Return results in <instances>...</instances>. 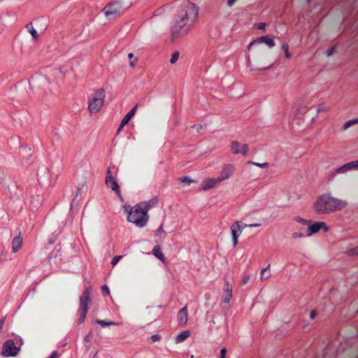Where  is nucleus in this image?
<instances>
[{
    "mask_svg": "<svg viewBox=\"0 0 358 358\" xmlns=\"http://www.w3.org/2000/svg\"><path fill=\"white\" fill-rule=\"evenodd\" d=\"M198 8L188 0L176 1L172 8L171 40L174 42L187 34L197 18Z\"/></svg>",
    "mask_w": 358,
    "mask_h": 358,
    "instance_id": "nucleus-1",
    "label": "nucleus"
},
{
    "mask_svg": "<svg viewBox=\"0 0 358 358\" xmlns=\"http://www.w3.org/2000/svg\"><path fill=\"white\" fill-rule=\"evenodd\" d=\"M157 203V201L156 199H152L148 201L141 202L133 208L125 206L124 210L128 214L127 220L135 224L138 227H143L149 218L148 212Z\"/></svg>",
    "mask_w": 358,
    "mask_h": 358,
    "instance_id": "nucleus-2",
    "label": "nucleus"
},
{
    "mask_svg": "<svg viewBox=\"0 0 358 358\" xmlns=\"http://www.w3.org/2000/svg\"><path fill=\"white\" fill-rule=\"evenodd\" d=\"M347 206L346 201L334 197L329 193H325L316 199L313 209L319 215H327L343 209Z\"/></svg>",
    "mask_w": 358,
    "mask_h": 358,
    "instance_id": "nucleus-3",
    "label": "nucleus"
},
{
    "mask_svg": "<svg viewBox=\"0 0 358 358\" xmlns=\"http://www.w3.org/2000/svg\"><path fill=\"white\" fill-rule=\"evenodd\" d=\"M91 294V288L86 287L80 296V305L78 310L79 314L78 322L80 324L84 322L86 315L90 309V305L92 303Z\"/></svg>",
    "mask_w": 358,
    "mask_h": 358,
    "instance_id": "nucleus-4",
    "label": "nucleus"
},
{
    "mask_svg": "<svg viewBox=\"0 0 358 358\" xmlns=\"http://www.w3.org/2000/svg\"><path fill=\"white\" fill-rule=\"evenodd\" d=\"M105 96V90L99 88L89 97L88 110L90 113H97L101 110Z\"/></svg>",
    "mask_w": 358,
    "mask_h": 358,
    "instance_id": "nucleus-5",
    "label": "nucleus"
},
{
    "mask_svg": "<svg viewBox=\"0 0 358 358\" xmlns=\"http://www.w3.org/2000/svg\"><path fill=\"white\" fill-rule=\"evenodd\" d=\"M103 12L106 17L113 19L117 16L121 15L124 13V10L120 3L111 2L104 7Z\"/></svg>",
    "mask_w": 358,
    "mask_h": 358,
    "instance_id": "nucleus-6",
    "label": "nucleus"
},
{
    "mask_svg": "<svg viewBox=\"0 0 358 358\" xmlns=\"http://www.w3.org/2000/svg\"><path fill=\"white\" fill-rule=\"evenodd\" d=\"M50 83V80L45 76L36 75L31 78L29 85L31 88L45 87Z\"/></svg>",
    "mask_w": 358,
    "mask_h": 358,
    "instance_id": "nucleus-7",
    "label": "nucleus"
},
{
    "mask_svg": "<svg viewBox=\"0 0 358 358\" xmlns=\"http://www.w3.org/2000/svg\"><path fill=\"white\" fill-rule=\"evenodd\" d=\"M18 349L12 340L6 341L3 345L2 355L4 357H13L17 354Z\"/></svg>",
    "mask_w": 358,
    "mask_h": 358,
    "instance_id": "nucleus-8",
    "label": "nucleus"
},
{
    "mask_svg": "<svg viewBox=\"0 0 358 358\" xmlns=\"http://www.w3.org/2000/svg\"><path fill=\"white\" fill-rule=\"evenodd\" d=\"M321 229L324 232H327L329 230V227L324 222H316L313 224H308L307 236H310L317 233Z\"/></svg>",
    "mask_w": 358,
    "mask_h": 358,
    "instance_id": "nucleus-9",
    "label": "nucleus"
},
{
    "mask_svg": "<svg viewBox=\"0 0 358 358\" xmlns=\"http://www.w3.org/2000/svg\"><path fill=\"white\" fill-rule=\"evenodd\" d=\"M231 151L234 155H242L245 156L248 151V145L242 144L237 141H233L231 143Z\"/></svg>",
    "mask_w": 358,
    "mask_h": 358,
    "instance_id": "nucleus-10",
    "label": "nucleus"
},
{
    "mask_svg": "<svg viewBox=\"0 0 358 358\" xmlns=\"http://www.w3.org/2000/svg\"><path fill=\"white\" fill-rule=\"evenodd\" d=\"M232 239H233V245L236 247L238 243V238L241 234V221H236L231 225L230 227Z\"/></svg>",
    "mask_w": 358,
    "mask_h": 358,
    "instance_id": "nucleus-11",
    "label": "nucleus"
},
{
    "mask_svg": "<svg viewBox=\"0 0 358 358\" xmlns=\"http://www.w3.org/2000/svg\"><path fill=\"white\" fill-rule=\"evenodd\" d=\"M261 43H265L270 48L274 47L275 45L273 38L268 35H266V36H262V37L257 38V40L252 41L248 45V49H250L252 45H254L255 44H261Z\"/></svg>",
    "mask_w": 358,
    "mask_h": 358,
    "instance_id": "nucleus-12",
    "label": "nucleus"
},
{
    "mask_svg": "<svg viewBox=\"0 0 358 358\" xmlns=\"http://www.w3.org/2000/svg\"><path fill=\"white\" fill-rule=\"evenodd\" d=\"M234 166L231 164H226L224 166L220 172V176L217 177L220 182L229 178L234 173Z\"/></svg>",
    "mask_w": 358,
    "mask_h": 358,
    "instance_id": "nucleus-13",
    "label": "nucleus"
},
{
    "mask_svg": "<svg viewBox=\"0 0 358 358\" xmlns=\"http://www.w3.org/2000/svg\"><path fill=\"white\" fill-rule=\"evenodd\" d=\"M357 169V161H352L335 169V174L345 173L352 169Z\"/></svg>",
    "mask_w": 358,
    "mask_h": 358,
    "instance_id": "nucleus-14",
    "label": "nucleus"
},
{
    "mask_svg": "<svg viewBox=\"0 0 358 358\" xmlns=\"http://www.w3.org/2000/svg\"><path fill=\"white\" fill-rule=\"evenodd\" d=\"M105 183L108 187L110 188L113 191H114L117 194V195L119 198L122 197L121 192L120 189V186H119L115 178H110L109 177L108 179L105 180Z\"/></svg>",
    "mask_w": 358,
    "mask_h": 358,
    "instance_id": "nucleus-15",
    "label": "nucleus"
},
{
    "mask_svg": "<svg viewBox=\"0 0 358 358\" xmlns=\"http://www.w3.org/2000/svg\"><path fill=\"white\" fill-rule=\"evenodd\" d=\"M177 319L179 324L185 326L187 323V307L185 306L180 309L177 315Z\"/></svg>",
    "mask_w": 358,
    "mask_h": 358,
    "instance_id": "nucleus-16",
    "label": "nucleus"
},
{
    "mask_svg": "<svg viewBox=\"0 0 358 358\" xmlns=\"http://www.w3.org/2000/svg\"><path fill=\"white\" fill-rule=\"evenodd\" d=\"M220 183L218 178H207L203 182L201 189L208 190L214 187L217 184Z\"/></svg>",
    "mask_w": 358,
    "mask_h": 358,
    "instance_id": "nucleus-17",
    "label": "nucleus"
},
{
    "mask_svg": "<svg viewBox=\"0 0 358 358\" xmlns=\"http://www.w3.org/2000/svg\"><path fill=\"white\" fill-rule=\"evenodd\" d=\"M22 245V237L20 234L19 236L15 237L12 241V251L13 252H17L21 248Z\"/></svg>",
    "mask_w": 358,
    "mask_h": 358,
    "instance_id": "nucleus-18",
    "label": "nucleus"
},
{
    "mask_svg": "<svg viewBox=\"0 0 358 358\" xmlns=\"http://www.w3.org/2000/svg\"><path fill=\"white\" fill-rule=\"evenodd\" d=\"M224 297L223 299L224 303H229L232 297V286L229 285L228 281L225 282Z\"/></svg>",
    "mask_w": 358,
    "mask_h": 358,
    "instance_id": "nucleus-19",
    "label": "nucleus"
},
{
    "mask_svg": "<svg viewBox=\"0 0 358 358\" xmlns=\"http://www.w3.org/2000/svg\"><path fill=\"white\" fill-rule=\"evenodd\" d=\"M190 335V332L188 330L183 331L178 334L176 337V343H180L185 341Z\"/></svg>",
    "mask_w": 358,
    "mask_h": 358,
    "instance_id": "nucleus-20",
    "label": "nucleus"
},
{
    "mask_svg": "<svg viewBox=\"0 0 358 358\" xmlns=\"http://www.w3.org/2000/svg\"><path fill=\"white\" fill-rule=\"evenodd\" d=\"M152 254L156 257L157 259L164 261V255L163 252H162L161 248L159 245H155L153 248L152 250Z\"/></svg>",
    "mask_w": 358,
    "mask_h": 358,
    "instance_id": "nucleus-21",
    "label": "nucleus"
},
{
    "mask_svg": "<svg viewBox=\"0 0 358 358\" xmlns=\"http://www.w3.org/2000/svg\"><path fill=\"white\" fill-rule=\"evenodd\" d=\"M117 169L114 165L110 166L107 170L106 179H108L109 177L110 178H115V176L117 175Z\"/></svg>",
    "mask_w": 358,
    "mask_h": 358,
    "instance_id": "nucleus-22",
    "label": "nucleus"
},
{
    "mask_svg": "<svg viewBox=\"0 0 358 358\" xmlns=\"http://www.w3.org/2000/svg\"><path fill=\"white\" fill-rule=\"evenodd\" d=\"M270 268V264H268L266 268H264L261 270L260 272V280L262 281L266 280L270 278L271 273L268 270Z\"/></svg>",
    "mask_w": 358,
    "mask_h": 358,
    "instance_id": "nucleus-23",
    "label": "nucleus"
},
{
    "mask_svg": "<svg viewBox=\"0 0 358 358\" xmlns=\"http://www.w3.org/2000/svg\"><path fill=\"white\" fill-rule=\"evenodd\" d=\"M358 124V118L350 120L343 124V125L342 126V129L343 131H345V130L348 129L349 128H350L351 127H352L355 124Z\"/></svg>",
    "mask_w": 358,
    "mask_h": 358,
    "instance_id": "nucleus-24",
    "label": "nucleus"
},
{
    "mask_svg": "<svg viewBox=\"0 0 358 358\" xmlns=\"http://www.w3.org/2000/svg\"><path fill=\"white\" fill-rule=\"evenodd\" d=\"M96 322L97 324H101L102 327L117 324V323H115L113 322L105 321V320H99V319L96 320Z\"/></svg>",
    "mask_w": 358,
    "mask_h": 358,
    "instance_id": "nucleus-25",
    "label": "nucleus"
},
{
    "mask_svg": "<svg viewBox=\"0 0 358 358\" xmlns=\"http://www.w3.org/2000/svg\"><path fill=\"white\" fill-rule=\"evenodd\" d=\"M282 49L285 52V56L286 58L289 59L291 57V54L289 52V45L287 43H284L282 45Z\"/></svg>",
    "mask_w": 358,
    "mask_h": 358,
    "instance_id": "nucleus-26",
    "label": "nucleus"
},
{
    "mask_svg": "<svg viewBox=\"0 0 358 358\" xmlns=\"http://www.w3.org/2000/svg\"><path fill=\"white\" fill-rule=\"evenodd\" d=\"M156 236L161 238H164L166 236V233L163 229V224H161L159 227L158 228L156 234Z\"/></svg>",
    "mask_w": 358,
    "mask_h": 358,
    "instance_id": "nucleus-27",
    "label": "nucleus"
},
{
    "mask_svg": "<svg viewBox=\"0 0 358 358\" xmlns=\"http://www.w3.org/2000/svg\"><path fill=\"white\" fill-rule=\"evenodd\" d=\"M248 163L253 164V165H255L256 166H258L259 168H262V169H265V168H267L268 166V164L267 162L258 163V162H255L250 161Z\"/></svg>",
    "mask_w": 358,
    "mask_h": 358,
    "instance_id": "nucleus-28",
    "label": "nucleus"
},
{
    "mask_svg": "<svg viewBox=\"0 0 358 358\" xmlns=\"http://www.w3.org/2000/svg\"><path fill=\"white\" fill-rule=\"evenodd\" d=\"M179 56H180L179 52H174L172 54V56H171V58L170 60L171 64H175L178 61Z\"/></svg>",
    "mask_w": 358,
    "mask_h": 358,
    "instance_id": "nucleus-29",
    "label": "nucleus"
},
{
    "mask_svg": "<svg viewBox=\"0 0 358 358\" xmlns=\"http://www.w3.org/2000/svg\"><path fill=\"white\" fill-rule=\"evenodd\" d=\"M180 180L181 182H185L187 185H190L192 182H194L195 181L192 180L189 176H183L180 178Z\"/></svg>",
    "mask_w": 358,
    "mask_h": 358,
    "instance_id": "nucleus-30",
    "label": "nucleus"
},
{
    "mask_svg": "<svg viewBox=\"0 0 358 358\" xmlns=\"http://www.w3.org/2000/svg\"><path fill=\"white\" fill-rule=\"evenodd\" d=\"M134 116H132L129 113H128L124 117L123 119L122 120V124L123 125H126L128 124V122L131 120V119Z\"/></svg>",
    "mask_w": 358,
    "mask_h": 358,
    "instance_id": "nucleus-31",
    "label": "nucleus"
},
{
    "mask_svg": "<svg viewBox=\"0 0 358 358\" xmlns=\"http://www.w3.org/2000/svg\"><path fill=\"white\" fill-rule=\"evenodd\" d=\"M296 221L302 224L303 225H308L310 224V220H308L299 217H296Z\"/></svg>",
    "mask_w": 358,
    "mask_h": 358,
    "instance_id": "nucleus-32",
    "label": "nucleus"
},
{
    "mask_svg": "<svg viewBox=\"0 0 358 358\" xmlns=\"http://www.w3.org/2000/svg\"><path fill=\"white\" fill-rule=\"evenodd\" d=\"M122 255L115 256L111 261V264L113 265V266H115L118 263V262L122 259Z\"/></svg>",
    "mask_w": 358,
    "mask_h": 358,
    "instance_id": "nucleus-33",
    "label": "nucleus"
},
{
    "mask_svg": "<svg viewBox=\"0 0 358 358\" xmlns=\"http://www.w3.org/2000/svg\"><path fill=\"white\" fill-rule=\"evenodd\" d=\"M29 33L34 40H36L38 38V35L37 31L34 27H31V30L30 31Z\"/></svg>",
    "mask_w": 358,
    "mask_h": 358,
    "instance_id": "nucleus-34",
    "label": "nucleus"
},
{
    "mask_svg": "<svg viewBox=\"0 0 358 358\" xmlns=\"http://www.w3.org/2000/svg\"><path fill=\"white\" fill-rule=\"evenodd\" d=\"M349 255H358V248H355L348 251Z\"/></svg>",
    "mask_w": 358,
    "mask_h": 358,
    "instance_id": "nucleus-35",
    "label": "nucleus"
},
{
    "mask_svg": "<svg viewBox=\"0 0 358 358\" xmlns=\"http://www.w3.org/2000/svg\"><path fill=\"white\" fill-rule=\"evenodd\" d=\"M292 236L293 238H298L303 237L304 234H302V233L294 232V233L292 234Z\"/></svg>",
    "mask_w": 358,
    "mask_h": 358,
    "instance_id": "nucleus-36",
    "label": "nucleus"
},
{
    "mask_svg": "<svg viewBox=\"0 0 358 358\" xmlns=\"http://www.w3.org/2000/svg\"><path fill=\"white\" fill-rule=\"evenodd\" d=\"M327 108L324 105H320L317 108V113H320V112H324V111H327Z\"/></svg>",
    "mask_w": 358,
    "mask_h": 358,
    "instance_id": "nucleus-37",
    "label": "nucleus"
},
{
    "mask_svg": "<svg viewBox=\"0 0 358 358\" xmlns=\"http://www.w3.org/2000/svg\"><path fill=\"white\" fill-rule=\"evenodd\" d=\"M152 342H156L160 339V336L159 334H154L150 337Z\"/></svg>",
    "mask_w": 358,
    "mask_h": 358,
    "instance_id": "nucleus-38",
    "label": "nucleus"
},
{
    "mask_svg": "<svg viewBox=\"0 0 358 358\" xmlns=\"http://www.w3.org/2000/svg\"><path fill=\"white\" fill-rule=\"evenodd\" d=\"M250 275H245V276L243 278V280H242V281H241V284H242V285H246V284L248 282V281L250 280Z\"/></svg>",
    "mask_w": 358,
    "mask_h": 358,
    "instance_id": "nucleus-39",
    "label": "nucleus"
},
{
    "mask_svg": "<svg viewBox=\"0 0 358 358\" xmlns=\"http://www.w3.org/2000/svg\"><path fill=\"white\" fill-rule=\"evenodd\" d=\"M103 294H109V289L106 285H103L101 287Z\"/></svg>",
    "mask_w": 358,
    "mask_h": 358,
    "instance_id": "nucleus-40",
    "label": "nucleus"
},
{
    "mask_svg": "<svg viewBox=\"0 0 358 358\" xmlns=\"http://www.w3.org/2000/svg\"><path fill=\"white\" fill-rule=\"evenodd\" d=\"M226 354H227V349L224 348L221 349V350H220V358H225Z\"/></svg>",
    "mask_w": 358,
    "mask_h": 358,
    "instance_id": "nucleus-41",
    "label": "nucleus"
},
{
    "mask_svg": "<svg viewBox=\"0 0 358 358\" xmlns=\"http://www.w3.org/2000/svg\"><path fill=\"white\" fill-rule=\"evenodd\" d=\"M58 353L56 351H54L51 353V355L48 358H57Z\"/></svg>",
    "mask_w": 358,
    "mask_h": 358,
    "instance_id": "nucleus-42",
    "label": "nucleus"
},
{
    "mask_svg": "<svg viewBox=\"0 0 358 358\" xmlns=\"http://www.w3.org/2000/svg\"><path fill=\"white\" fill-rule=\"evenodd\" d=\"M265 27H266V24H265L264 23H262V22L259 23V24H257V29H258L263 30V29H265Z\"/></svg>",
    "mask_w": 358,
    "mask_h": 358,
    "instance_id": "nucleus-43",
    "label": "nucleus"
},
{
    "mask_svg": "<svg viewBox=\"0 0 358 358\" xmlns=\"http://www.w3.org/2000/svg\"><path fill=\"white\" fill-rule=\"evenodd\" d=\"M137 109V105L135 106L129 113L132 115L134 116L136 111Z\"/></svg>",
    "mask_w": 358,
    "mask_h": 358,
    "instance_id": "nucleus-44",
    "label": "nucleus"
},
{
    "mask_svg": "<svg viewBox=\"0 0 358 358\" xmlns=\"http://www.w3.org/2000/svg\"><path fill=\"white\" fill-rule=\"evenodd\" d=\"M335 48L334 47L329 48L327 51V55L330 56L334 52Z\"/></svg>",
    "mask_w": 358,
    "mask_h": 358,
    "instance_id": "nucleus-45",
    "label": "nucleus"
},
{
    "mask_svg": "<svg viewBox=\"0 0 358 358\" xmlns=\"http://www.w3.org/2000/svg\"><path fill=\"white\" fill-rule=\"evenodd\" d=\"M262 224L260 223L250 224H248V227H250V228L259 227Z\"/></svg>",
    "mask_w": 358,
    "mask_h": 358,
    "instance_id": "nucleus-46",
    "label": "nucleus"
},
{
    "mask_svg": "<svg viewBox=\"0 0 358 358\" xmlns=\"http://www.w3.org/2000/svg\"><path fill=\"white\" fill-rule=\"evenodd\" d=\"M31 27H33L32 23H29L26 25V29H28L29 32L31 30Z\"/></svg>",
    "mask_w": 358,
    "mask_h": 358,
    "instance_id": "nucleus-47",
    "label": "nucleus"
},
{
    "mask_svg": "<svg viewBox=\"0 0 358 358\" xmlns=\"http://www.w3.org/2000/svg\"><path fill=\"white\" fill-rule=\"evenodd\" d=\"M31 27H33L32 23H29L26 25V29H28L29 32L31 30Z\"/></svg>",
    "mask_w": 358,
    "mask_h": 358,
    "instance_id": "nucleus-48",
    "label": "nucleus"
},
{
    "mask_svg": "<svg viewBox=\"0 0 358 358\" xmlns=\"http://www.w3.org/2000/svg\"><path fill=\"white\" fill-rule=\"evenodd\" d=\"M241 231H243V230L245 228L248 227V224H243L242 222H241Z\"/></svg>",
    "mask_w": 358,
    "mask_h": 358,
    "instance_id": "nucleus-49",
    "label": "nucleus"
},
{
    "mask_svg": "<svg viewBox=\"0 0 358 358\" xmlns=\"http://www.w3.org/2000/svg\"><path fill=\"white\" fill-rule=\"evenodd\" d=\"M310 317L311 319H314L316 317V312L314 310L311 311Z\"/></svg>",
    "mask_w": 358,
    "mask_h": 358,
    "instance_id": "nucleus-50",
    "label": "nucleus"
},
{
    "mask_svg": "<svg viewBox=\"0 0 358 358\" xmlns=\"http://www.w3.org/2000/svg\"><path fill=\"white\" fill-rule=\"evenodd\" d=\"M84 341L85 342H90V335L88 334V335H86L84 338Z\"/></svg>",
    "mask_w": 358,
    "mask_h": 358,
    "instance_id": "nucleus-51",
    "label": "nucleus"
},
{
    "mask_svg": "<svg viewBox=\"0 0 358 358\" xmlns=\"http://www.w3.org/2000/svg\"><path fill=\"white\" fill-rule=\"evenodd\" d=\"M236 1V0H228L227 1L228 6H231L235 3Z\"/></svg>",
    "mask_w": 358,
    "mask_h": 358,
    "instance_id": "nucleus-52",
    "label": "nucleus"
},
{
    "mask_svg": "<svg viewBox=\"0 0 358 358\" xmlns=\"http://www.w3.org/2000/svg\"><path fill=\"white\" fill-rule=\"evenodd\" d=\"M137 61V58L135 59L134 61H130L129 62V65L131 66V67H134L136 64V62Z\"/></svg>",
    "mask_w": 358,
    "mask_h": 358,
    "instance_id": "nucleus-53",
    "label": "nucleus"
},
{
    "mask_svg": "<svg viewBox=\"0 0 358 358\" xmlns=\"http://www.w3.org/2000/svg\"><path fill=\"white\" fill-rule=\"evenodd\" d=\"M125 125H123L122 124V121H121V123H120V125L117 129V133H120V131L123 129V127H124Z\"/></svg>",
    "mask_w": 358,
    "mask_h": 358,
    "instance_id": "nucleus-54",
    "label": "nucleus"
},
{
    "mask_svg": "<svg viewBox=\"0 0 358 358\" xmlns=\"http://www.w3.org/2000/svg\"><path fill=\"white\" fill-rule=\"evenodd\" d=\"M4 180V174L3 173L0 171V182H2Z\"/></svg>",
    "mask_w": 358,
    "mask_h": 358,
    "instance_id": "nucleus-55",
    "label": "nucleus"
},
{
    "mask_svg": "<svg viewBox=\"0 0 358 358\" xmlns=\"http://www.w3.org/2000/svg\"><path fill=\"white\" fill-rule=\"evenodd\" d=\"M270 68V66H267V67H259L258 68L259 70L260 71H264V70H267Z\"/></svg>",
    "mask_w": 358,
    "mask_h": 358,
    "instance_id": "nucleus-56",
    "label": "nucleus"
},
{
    "mask_svg": "<svg viewBox=\"0 0 358 358\" xmlns=\"http://www.w3.org/2000/svg\"><path fill=\"white\" fill-rule=\"evenodd\" d=\"M129 59H132L134 57V54L130 52L128 54Z\"/></svg>",
    "mask_w": 358,
    "mask_h": 358,
    "instance_id": "nucleus-57",
    "label": "nucleus"
},
{
    "mask_svg": "<svg viewBox=\"0 0 358 358\" xmlns=\"http://www.w3.org/2000/svg\"><path fill=\"white\" fill-rule=\"evenodd\" d=\"M191 358H194V356H193V355H192V356H191Z\"/></svg>",
    "mask_w": 358,
    "mask_h": 358,
    "instance_id": "nucleus-58",
    "label": "nucleus"
},
{
    "mask_svg": "<svg viewBox=\"0 0 358 358\" xmlns=\"http://www.w3.org/2000/svg\"><path fill=\"white\" fill-rule=\"evenodd\" d=\"M310 0H307V2H309Z\"/></svg>",
    "mask_w": 358,
    "mask_h": 358,
    "instance_id": "nucleus-59",
    "label": "nucleus"
},
{
    "mask_svg": "<svg viewBox=\"0 0 358 358\" xmlns=\"http://www.w3.org/2000/svg\"><path fill=\"white\" fill-rule=\"evenodd\" d=\"M357 169H358V161H357Z\"/></svg>",
    "mask_w": 358,
    "mask_h": 358,
    "instance_id": "nucleus-60",
    "label": "nucleus"
}]
</instances>
